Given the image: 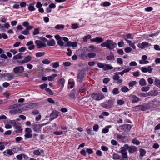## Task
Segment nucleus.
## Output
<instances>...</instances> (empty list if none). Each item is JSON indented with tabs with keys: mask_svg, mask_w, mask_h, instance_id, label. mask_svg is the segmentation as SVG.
I'll list each match as a JSON object with an SVG mask.
<instances>
[{
	"mask_svg": "<svg viewBox=\"0 0 160 160\" xmlns=\"http://www.w3.org/2000/svg\"><path fill=\"white\" fill-rule=\"evenodd\" d=\"M117 138L118 139H121L122 141H123L124 139L127 138V137L123 136L120 134H117L116 136Z\"/></svg>",
	"mask_w": 160,
	"mask_h": 160,
	"instance_id": "31",
	"label": "nucleus"
},
{
	"mask_svg": "<svg viewBox=\"0 0 160 160\" xmlns=\"http://www.w3.org/2000/svg\"><path fill=\"white\" fill-rule=\"evenodd\" d=\"M10 114H16L19 113L20 112V110L18 108H14L13 109L11 110L9 112Z\"/></svg>",
	"mask_w": 160,
	"mask_h": 160,
	"instance_id": "15",
	"label": "nucleus"
},
{
	"mask_svg": "<svg viewBox=\"0 0 160 160\" xmlns=\"http://www.w3.org/2000/svg\"><path fill=\"white\" fill-rule=\"evenodd\" d=\"M128 144H125L121 148V150L119 151L120 153H122L124 152H127L126 150L127 149L128 150Z\"/></svg>",
	"mask_w": 160,
	"mask_h": 160,
	"instance_id": "13",
	"label": "nucleus"
},
{
	"mask_svg": "<svg viewBox=\"0 0 160 160\" xmlns=\"http://www.w3.org/2000/svg\"><path fill=\"white\" fill-rule=\"evenodd\" d=\"M132 50V48L129 47L126 48L124 49L125 51L127 53L131 52Z\"/></svg>",
	"mask_w": 160,
	"mask_h": 160,
	"instance_id": "60",
	"label": "nucleus"
},
{
	"mask_svg": "<svg viewBox=\"0 0 160 160\" xmlns=\"http://www.w3.org/2000/svg\"><path fill=\"white\" fill-rule=\"evenodd\" d=\"M45 53L43 52H38L36 54V56L37 57H39L44 56Z\"/></svg>",
	"mask_w": 160,
	"mask_h": 160,
	"instance_id": "35",
	"label": "nucleus"
},
{
	"mask_svg": "<svg viewBox=\"0 0 160 160\" xmlns=\"http://www.w3.org/2000/svg\"><path fill=\"white\" fill-rule=\"evenodd\" d=\"M64 28V26L62 24H58L55 27V28L57 30H62Z\"/></svg>",
	"mask_w": 160,
	"mask_h": 160,
	"instance_id": "21",
	"label": "nucleus"
},
{
	"mask_svg": "<svg viewBox=\"0 0 160 160\" xmlns=\"http://www.w3.org/2000/svg\"><path fill=\"white\" fill-rule=\"evenodd\" d=\"M22 155H24V154H19L16 156L17 159L18 160H22Z\"/></svg>",
	"mask_w": 160,
	"mask_h": 160,
	"instance_id": "62",
	"label": "nucleus"
},
{
	"mask_svg": "<svg viewBox=\"0 0 160 160\" xmlns=\"http://www.w3.org/2000/svg\"><path fill=\"white\" fill-rule=\"evenodd\" d=\"M50 62V61L47 59H45L42 61V63L44 64H48Z\"/></svg>",
	"mask_w": 160,
	"mask_h": 160,
	"instance_id": "49",
	"label": "nucleus"
},
{
	"mask_svg": "<svg viewBox=\"0 0 160 160\" xmlns=\"http://www.w3.org/2000/svg\"><path fill=\"white\" fill-rule=\"evenodd\" d=\"M117 62L120 65L123 64V61L122 59L120 58H118L117 59Z\"/></svg>",
	"mask_w": 160,
	"mask_h": 160,
	"instance_id": "63",
	"label": "nucleus"
},
{
	"mask_svg": "<svg viewBox=\"0 0 160 160\" xmlns=\"http://www.w3.org/2000/svg\"><path fill=\"white\" fill-rule=\"evenodd\" d=\"M117 52L119 55H122L124 53L123 50L122 49H119L117 50Z\"/></svg>",
	"mask_w": 160,
	"mask_h": 160,
	"instance_id": "64",
	"label": "nucleus"
},
{
	"mask_svg": "<svg viewBox=\"0 0 160 160\" xmlns=\"http://www.w3.org/2000/svg\"><path fill=\"white\" fill-rule=\"evenodd\" d=\"M48 84L46 83H44L40 85V88L43 89L44 88H46L47 87Z\"/></svg>",
	"mask_w": 160,
	"mask_h": 160,
	"instance_id": "59",
	"label": "nucleus"
},
{
	"mask_svg": "<svg viewBox=\"0 0 160 160\" xmlns=\"http://www.w3.org/2000/svg\"><path fill=\"white\" fill-rule=\"evenodd\" d=\"M35 43L36 44L37 48L38 49L41 48L46 46V44L42 41L37 40L35 41Z\"/></svg>",
	"mask_w": 160,
	"mask_h": 160,
	"instance_id": "3",
	"label": "nucleus"
},
{
	"mask_svg": "<svg viewBox=\"0 0 160 160\" xmlns=\"http://www.w3.org/2000/svg\"><path fill=\"white\" fill-rule=\"evenodd\" d=\"M8 143L7 142H0V150L2 151L4 149L5 146L8 144Z\"/></svg>",
	"mask_w": 160,
	"mask_h": 160,
	"instance_id": "17",
	"label": "nucleus"
},
{
	"mask_svg": "<svg viewBox=\"0 0 160 160\" xmlns=\"http://www.w3.org/2000/svg\"><path fill=\"white\" fill-rule=\"evenodd\" d=\"M152 69L151 68V66H149L148 68L145 67H142L141 70L144 73H146L148 72L149 73H151L152 72Z\"/></svg>",
	"mask_w": 160,
	"mask_h": 160,
	"instance_id": "8",
	"label": "nucleus"
},
{
	"mask_svg": "<svg viewBox=\"0 0 160 160\" xmlns=\"http://www.w3.org/2000/svg\"><path fill=\"white\" fill-rule=\"evenodd\" d=\"M104 67V68L103 70L105 71H106L108 70H111L113 68L112 66L108 64H105Z\"/></svg>",
	"mask_w": 160,
	"mask_h": 160,
	"instance_id": "19",
	"label": "nucleus"
},
{
	"mask_svg": "<svg viewBox=\"0 0 160 160\" xmlns=\"http://www.w3.org/2000/svg\"><path fill=\"white\" fill-rule=\"evenodd\" d=\"M32 59V57L31 56L27 55L25 57L24 60L25 63H27L30 62L31 60Z\"/></svg>",
	"mask_w": 160,
	"mask_h": 160,
	"instance_id": "18",
	"label": "nucleus"
},
{
	"mask_svg": "<svg viewBox=\"0 0 160 160\" xmlns=\"http://www.w3.org/2000/svg\"><path fill=\"white\" fill-rule=\"evenodd\" d=\"M41 126L39 124H33L31 125V128L33 131L36 132H38L40 130Z\"/></svg>",
	"mask_w": 160,
	"mask_h": 160,
	"instance_id": "6",
	"label": "nucleus"
},
{
	"mask_svg": "<svg viewBox=\"0 0 160 160\" xmlns=\"http://www.w3.org/2000/svg\"><path fill=\"white\" fill-rule=\"evenodd\" d=\"M78 78L81 79L84 77V73L82 71H79V72L78 74Z\"/></svg>",
	"mask_w": 160,
	"mask_h": 160,
	"instance_id": "22",
	"label": "nucleus"
},
{
	"mask_svg": "<svg viewBox=\"0 0 160 160\" xmlns=\"http://www.w3.org/2000/svg\"><path fill=\"white\" fill-rule=\"evenodd\" d=\"M132 142L133 144H136L137 145H138L140 144L139 141L135 138L132 140Z\"/></svg>",
	"mask_w": 160,
	"mask_h": 160,
	"instance_id": "47",
	"label": "nucleus"
},
{
	"mask_svg": "<svg viewBox=\"0 0 160 160\" xmlns=\"http://www.w3.org/2000/svg\"><path fill=\"white\" fill-rule=\"evenodd\" d=\"M24 68L22 66H19L14 68L13 71L15 73H21L24 71Z\"/></svg>",
	"mask_w": 160,
	"mask_h": 160,
	"instance_id": "4",
	"label": "nucleus"
},
{
	"mask_svg": "<svg viewBox=\"0 0 160 160\" xmlns=\"http://www.w3.org/2000/svg\"><path fill=\"white\" fill-rule=\"evenodd\" d=\"M7 75H8L6 77L7 80H11L14 78V76L13 75L9 73H7Z\"/></svg>",
	"mask_w": 160,
	"mask_h": 160,
	"instance_id": "23",
	"label": "nucleus"
},
{
	"mask_svg": "<svg viewBox=\"0 0 160 160\" xmlns=\"http://www.w3.org/2000/svg\"><path fill=\"white\" fill-rule=\"evenodd\" d=\"M120 158V157L119 155L117 154H114L113 155V159L118 160Z\"/></svg>",
	"mask_w": 160,
	"mask_h": 160,
	"instance_id": "38",
	"label": "nucleus"
},
{
	"mask_svg": "<svg viewBox=\"0 0 160 160\" xmlns=\"http://www.w3.org/2000/svg\"><path fill=\"white\" fill-rule=\"evenodd\" d=\"M112 93L114 95H116L119 93V91L118 88H115L113 89L112 90Z\"/></svg>",
	"mask_w": 160,
	"mask_h": 160,
	"instance_id": "40",
	"label": "nucleus"
},
{
	"mask_svg": "<svg viewBox=\"0 0 160 160\" xmlns=\"http://www.w3.org/2000/svg\"><path fill=\"white\" fill-rule=\"evenodd\" d=\"M65 82V80L63 78H61L58 81V83H60L61 84V86L63 87Z\"/></svg>",
	"mask_w": 160,
	"mask_h": 160,
	"instance_id": "39",
	"label": "nucleus"
},
{
	"mask_svg": "<svg viewBox=\"0 0 160 160\" xmlns=\"http://www.w3.org/2000/svg\"><path fill=\"white\" fill-rule=\"evenodd\" d=\"M91 38V36L90 35H87L83 37V41L84 42H86L87 40Z\"/></svg>",
	"mask_w": 160,
	"mask_h": 160,
	"instance_id": "34",
	"label": "nucleus"
},
{
	"mask_svg": "<svg viewBox=\"0 0 160 160\" xmlns=\"http://www.w3.org/2000/svg\"><path fill=\"white\" fill-rule=\"evenodd\" d=\"M28 9L30 11H32L35 10V8L33 6L30 5L28 7Z\"/></svg>",
	"mask_w": 160,
	"mask_h": 160,
	"instance_id": "50",
	"label": "nucleus"
},
{
	"mask_svg": "<svg viewBox=\"0 0 160 160\" xmlns=\"http://www.w3.org/2000/svg\"><path fill=\"white\" fill-rule=\"evenodd\" d=\"M14 129V132H15L16 133H20L22 132V128L20 126H18L17 125H14L13 126Z\"/></svg>",
	"mask_w": 160,
	"mask_h": 160,
	"instance_id": "9",
	"label": "nucleus"
},
{
	"mask_svg": "<svg viewBox=\"0 0 160 160\" xmlns=\"http://www.w3.org/2000/svg\"><path fill=\"white\" fill-rule=\"evenodd\" d=\"M55 44V42L54 40L52 39V40L49 41L47 43V45L48 46H53Z\"/></svg>",
	"mask_w": 160,
	"mask_h": 160,
	"instance_id": "25",
	"label": "nucleus"
},
{
	"mask_svg": "<svg viewBox=\"0 0 160 160\" xmlns=\"http://www.w3.org/2000/svg\"><path fill=\"white\" fill-rule=\"evenodd\" d=\"M121 129L125 132H129L131 129L132 126L130 124H124L120 126Z\"/></svg>",
	"mask_w": 160,
	"mask_h": 160,
	"instance_id": "5",
	"label": "nucleus"
},
{
	"mask_svg": "<svg viewBox=\"0 0 160 160\" xmlns=\"http://www.w3.org/2000/svg\"><path fill=\"white\" fill-rule=\"evenodd\" d=\"M58 112L56 110L53 111L50 115L51 118L52 119L56 118L58 116Z\"/></svg>",
	"mask_w": 160,
	"mask_h": 160,
	"instance_id": "12",
	"label": "nucleus"
},
{
	"mask_svg": "<svg viewBox=\"0 0 160 160\" xmlns=\"http://www.w3.org/2000/svg\"><path fill=\"white\" fill-rule=\"evenodd\" d=\"M137 147L134 146H128V151L129 154L133 153L137 150Z\"/></svg>",
	"mask_w": 160,
	"mask_h": 160,
	"instance_id": "10",
	"label": "nucleus"
},
{
	"mask_svg": "<svg viewBox=\"0 0 160 160\" xmlns=\"http://www.w3.org/2000/svg\"><path fill=\"white\" fill-rule=\"evenodd\" d=\"M154 83L156 85L159 87V84H160V80L155 79L154 81Z\"/></svg>",
	"mask_w": 160,
	"mask_h": 160,
	"instance_id": "55",
	"label": "nucleus"
},
{
	"mask_svg": "<svg viewBox=\"0 0 160 160\" xmlns=\"http://www.w3.org/2000/svg\"><path fill=\"white\" fill-rule=\"evenodd\" d=\"M105 64L102 63H98L97 64L98 66L100 68H102L104 69Z\"/></svg>",
	"mask_w": 160,
	"mask_h": 160,
	"instance_id": "53",
	"label": "nucleus"
},
{
	"mask_svg": "<svg viewBox=\"0 0 160 160\" xmlns=\"http://www.w3.org/2000/svg\"><path fill=\"white\" fill-rule=\"evenodd\" d=\"M121 90L122 91V92H128V91H129V89L127 87L124 86L122 87V88L121 89Z\"/></svg>",
	"mask_w": 160,
	"mask_h": 160,
	"instance_id": "36",
	"label": "nucleus"
},
{
	"mask_svg": "<svg viewBox=\"0 0 160 160\" xmlns=\"http://www.w3.org/2000/svg\"><path fill=\"white\" fill-rule=\"evenodd\" d=\"M111 5V3L108 2H105L102 4L101 6H103L104 7H106L110 6Z\"/></svg>",
	"mask_w": 160,
	"mask_h": 160,
	"instance_id": "48",
	"label": "nucleus"
},
{
	"mask_svg": "<svg viewBox=\"0 0 160 160\" xmlns=\"http://www.w3.org/2000/svg\"><path fill=\"white\" fill-rule=\"evenodd\" d=\"M114 58V56L113 54L110 53L109 55L106 57V59L108 60H111L113 59Z\"/></svg>",
	"mask_w": 160,
	"mask_h": 160,
	"instance_id": "32",
	"label": "nucleus"
},
{
	"mask_svg": "<svg viewBox=\"0 0 160 160\" xmlns=\"http://www.w3.org/2000/svg\"><path fill=\"white\" fill-rule=\"evenodd\" d=\"M139 83V84L141 86H144L146 85V82L145 80L143 78H142L140 80Z\"/></svg>",
	"mask_w": 160,
	"mask_h": 160,
	"instance_id": "24",
	"label": "nucleus"
},
{
	"mask_svg": "<svg viewBox=\"0 0 160 160\" xmlns=\"http://www.w3.org/2000/svg\"><path fill=\"white\" fill-rule=\"evenodd\" d=\"M91 97L95 100L99 101L104 98V95L102 93H94L91 95Z\"/></svg>",
	"mask_w": 160,
	"mask_h": 160,
	"instance_id": "2",
	"label": "nucleus"
},
{
	"mask_svg": "<svg viewBox=\"0 0 160 160\" xmlns=\"http://www.w3.org/2000/svg\"><path fill=\"white\" fill-rule=\"evenodd\" d=\"M117 45V44L113 42L112 40H108L102 43L101 44L102 47H106L110 50H112Z\"/></svg>",
	"mask_w": 160,
	"mask_h": 160,
	"instance_id": "1",
	"label": "nucleus"
},
{
	"mask_svg": "<svg viewBox=\"0 0 160 160\" xmlns=\"http://www.w3.org/2000/svg\"><path fill=\"white\" fill-rule=\"evenodd\" d=\"M90 40L92 42H96L97 43H100L103 42V39L100 37H97L95 38L91 39Z\"/></svg>",
	"mask_w": 160,
	"mask_h": 160,
	"instance_id": "11",
	"label": "nucleus"
},
{
	"mask_svg": "<svg viewBox=\"0 0 160 160\" xmlns=\"http://www.w3.org/2000/svg\"><path fill=\"white\" fill-rule=\"evenodd\" d=\"M124 101L122 100H118L117 101V103L119 105H122L124 103Z\"/></svg>",
	"mask_w": 160,
	"mask_h": 160,
	"instance_id": "56",
	"label": "nucleus"
},
{
	"mask_svg": "<svg viewBox=\"0 0 160 160\" xmlns=\"http://www.w3.org/2000/svg\"><path fill=\"white\" fill-rule=\"evenodd\" d=\"M45 90L46 92H48V93L50 95H52L53 92H52V90L49 88H46L45 89Z\"/></svg>",
	"mask_w": 160,
	"mask_h": 160,
	"instance_id": "58",
	"label": "nucleus"
},
{
	"mask_svg": "<svg viewBox=\"0 0 160 160\" xmlns=\"http://www.w3.org/2000/svg\"><path fill=\"white\" fill-rule=\"evenodd\" d=\"M22 33L24 35H27L29 34V32L26 29L25 30L22 32Z\"/></svg>",
	"mask_w": 160,
	"mask_h": 160,
	"instance_id": "52",
	"label": "nucleus"
},
{
	"mask_svg": "<svg viewBox=\"0 0 160 160\" xmlns=\"http://www.w3.org/2000/svg\"><path fill=\"white\" fill-rule=\"evenodd\" d=\"M137 83V82L135 81H133L129 82L128 85L129 86L131 87H133Z\"/></svg>",
	"mask_w": 160,
	"mask_h": 160,
	"instance_id": "41",
	"label": "nucleus"
},
{
	"mask_svg": "<svg viewBox=\"0 0 160 160\" xmlns=\"http://www.w3.org/2000/svg\"><path fill=\"white\" fill-rule=\"evenodd\" d=\"M39 29L38 28H36L34 29V31L33 33V35H36L39 33Z\"/></svg>",
	"mask_w": 160,
	"mask_h": 160,
	"instance_id": "42",
	"label": "nucleus"
},
{
	"mask_svg": "<svg viewBox=\"0 0 160 160\" xmlns=\"http://www.w3.org/2000/svg\"><path fill=\"white\" fill-rule=\"evenodd\" d=\"M128 152H124L121 153L122 154V156L123 159L126 158H128Z\"/></svg>",
	"mask_w": 160,
	"mask_h": 160,
	"instance_id": "57",
	"label": "nucleus"
},
{
	"mask_svg": "<svg viewBox=\"0 0 160 160\" xmlns=\"http://www.w3.org/2000/svg\"><path fill=\"white\" fill-rule=\"evenodd\" d=\"M22 57L21 56V54L19 53L17 55H15L13 58V59L14 60H16L18 59H21Z\"/></svg>",
	"mask_w": 160,
	"mask_h": 160,
	"instance_id": "33",
	"label": "nucleus"
},
{
	"mask_svg": "<svg viewBox=\"0 0 160 160\" xmlns=\"http://www.w3.org/2000/svg\"><path fill=\"white\" fill-rule=\"evenodd\" d=\"M150 89V87L148 86L143 87L141 88V90L142 91L147 92Z\"/></svg>",
	"mask_w": 160,
	"mask_h": 160,
	"instance_id": "43",
	"label": "nucleus"
},
{
	"mask_svg": "<svg viewBox=\"0 0 160 160\" xmlns=\"http://www.w3.org/2000/svg\"><path fill=\"white\" fill-rule=\"evenodd\" d=\"M32 136V135L31 134V133H26L24 135L25 139H26L28 138H31Z\"/></svg>",
	"mask_w": 160,
	"mask_h": 160,
	"instance_id": "29",
	"label": "nucleus"
},
{
	"mask_svg": "<svg viewBox=\"0 0 160 160\" xmlns=\"http://www.w3.org/2000/svg\"><path fill=\"white\" fill-rule=\"evenodd\" d=\"M116 73V72L115 73V75L113 77V78L114 80H117L120 77Z\"/></svg>",
	"mask_w": 160,
	"mask_h": 160,
	"instance_id": "46",
	"label": "nucleus"
},
{
	"mask_svg": "<svg viewBox=\"0 0 160 160\" xmlns=\"http://www.w3.org/2000/svg\"><path fill=\"white\" fill-rule=\"evenodd\" d=\"M149 62L148 60H145L142 59L139 61V63L140 64H147Z\"/></svg>",
	"mask_w": 160,
	"mask_h": 160,
	"instance_id": "45",
	"label": "nucleus"
},
{
	"mask_svg": "<svg viewBox=\"0 0 160 160\" xmlns=\"http://www.w3.org/2000/svg\"><path fill=\"white\" fill-rule=\"evenodd\" d=\"M146 151L143 149H141L140 150V158H142L143 156L146 153Z\"/></svg>",
	"mask_w": 160,
	"mask_h": 160,
	"instance_id": "30",
	"label": "nucleus"
},
{
	"mask_svg": "<svg viewBox=\"0 0 160 160\" xmlns=\"http://www.w3.org/2000/svg\"><path fill=\"white\" fill-rule=\"evenodd\" d=\"M96 56V53L92 52H90L88 54V56L90 58H94Z\"/></svg>",
	"mask_w": 160,
	"mask_h": 160,
	"instance_id": "27",
	"label": "nucleus"
},
{
	"mask_svg": "<svg viewBox=\"0 0 160 160\" xmlns=\"http://www.w3.org/2000/svg\"><path fill=\"white\" fill-rule=\"evenodd\" d=\"M114 100H108V103L110 108L113 104Z\"/></svg>",
	"mask_w": 160,
	"mask_h": 160,
	"instance_id": "44",
	"label": "nucleus"
},
{
	"mask_svg": "<svg viewBox=\"0 0 160 160\" xmlns=\"http://www.w3.org/2000/svg\"><path fill=\"white\" fill-rule=\"evenodd\" d=\"M57 44L61 47H63L64 46V42L62 41V39L58 40L57 42Z\"/></svg>",
	"mask_w": 160,
	"mask_h": 160,
	"instance_id": "37",
	"label": "nucleus"
},
{
	"mask_svg": "<svg viewBox=\"0 0 160 160\" xmlns=\"http://www.w3.org/2000/svg\"><path fill=\"white\" fill-rule=\"evenodd\" d=\"M151 46V45H149L148 43L146 42H143L142 43H139L138 45V47L142 49H144L148 46Z\"/></svg>",
	"mask_w": 160,
	"mask_h": 160,
	"instance_id": "7",
	"label": "nucleus"
},
{
	"mask_svg": "<svg viewBox=\"0 0 160 160\" xmlns=\"http://www.w3.org/2000/svg\"><path fill=\"white\" fill-rule=\"evenodd\" d=\"M133 108L137 110L140 109L141 110L143 111H145L146 109V108L145 107L142 105L136 106L133 107Z\"/></svg>",
	"mask_w": 160,
	"mask_h": 160,
	"instance_id": "14",
	"label": "nucleus"
},
{
	"mask_svg": "<svg viewBox=\"0 0 160 160\" xmlns=\"http://www.w3.org/2000/svg\"><path fill=\"white\" fill-rule=\"evenodd\" d=\"M40 153V152L38 150H35L33 151V153L35 155H39Z\"/></svg>",
	"mask_w": 160,
	"mask_h": 160,
	"instance_id": "51",
	"label": "nucleus"
},
{
	"mask_svg": "<svg viewBox=\"0 0 160 160\" xmlns=\"http://www.w3.org/2000/svg\"><path fill=\"white\" fill-rule=\"evenodd\" d=\"M3 153H6L10 155H12L14 154L12 150L11 149H7L4 151Z\"/></svg>",
	"mask_w": 160,
	"mask_h": 160,
	"instance_id": "26",
	"label": "nucleus"
},
{
	"mask_svg": "<svg viewBox=\"0 0 160 160\" xmlns=\"http://www.w3.org/2000/svg\"><path fill=\"white\" fill-rule=\"evenodd\" d=\"M57 76V74H54L48 77V80L49 81H52L54 80V78Z\"/></svg>",
	"mask_w": 160,
	"mask_h": 160,
	"instance_id": "20",
	"label": "nucleus"
},
{
	"mask_svg": "<svg viewBox=\"0 0 160 160\" xmlns=\"http://www.w3.org/2000/svg\"><path fill=\"white\" fill-rule=\"evenodd\" d=\"M99 128V126L97 124L94 125L93 127V129L94 131H97Z\"/></svg>",
	"mask_w": 160,
	"mask_h": 160,
	"instance_id": "54",
	"label": "nucleus"
},
{
	"mask_svg": "<svg viewBox=\"0 0 160 160\" xmlns=\"http://www.w3.org/2000/svg\"><path fill=\"white\" fill-rule=\"evenodd\" d=\"M51 65L52 66L53 68H56L59 66V63L58 62H56L52 63Z\"/></svg>",
	"mask_w": 160,
	"mask_h": 160,
	"instance_id": "28",
	"label": "nucleus"
},
{
	"mask_svg": "<svg viewBox=\"0 0 160 160\" xmlns=\"http://www.w3.org/2000/svg\"><path fill=\"white\" fill-rule=\"evenodd\" d=\"M110 80V79L108 78H105L103 80V82L105 84H107Z\"/></svg>",
	"mask_w": 160,
	"mask_h": 160,
	"instance_id": "61",
	"label": "nucleus"
},
{
	"mask_svg": "<svg viewBox=\"0 0 160 160\" xmlns=\"http://www.w3.org/2000/svg\"><path fill=\"white\" fill-rule=\"evenodd\" d=\"M130 97L132 99V102L133 103L137 102L140 100L139 98L135 95H131Z\"/></svg>",
	"mask_w": 160,
	"mask_h": 160,
	"instance_id": "16",
	"label": "nucleus"
}]
</instances>
